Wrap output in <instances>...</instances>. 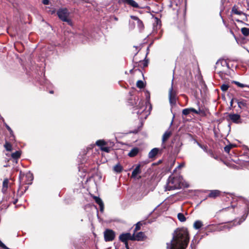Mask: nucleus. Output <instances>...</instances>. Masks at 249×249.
Listing matches in <instances>:
<instances>
[{"instance_id": "864d4df0", "label": "nucleus", "mask_w": 249, "mask_h": 249, "mask_svg": "<svg viewBox=\"0 0 249 249\" xmlns=\"http://www.w3.org/2000/svg\"><path fill=\"white\" fill-rule=\"evenodd\" d=\"M0 118L2 119V120H3V121H4V119H3V118L2 117H0Z\"/></svg>"}, {"instance_id": "bb28decb", "label": "nucleus", "mask_w": 249, "mask_h": 249, "mask_svg": "<svg viewBox=\"0 0 249 249\" xmlns=\"http://www.w3.org/2000/svg\"><path fill=\"white\" fill-rule=\"evenodd\" d=\"M178 218L180 222H184L186 220L185 216L182 213H178Z\"/></svg>"}, {"instance_id": "20e7f679", "label": "nucleus", "mask_w": 249, "mask_h": 249, "mask_svg": "<svg viewBox=\"0 0 249 249\" xmlns=\"http://www.w3.org/2000/svg\"><path fill=\"white\" fill-rule=\"evenodd\" d=\"M57 15L59 18L63 21L67 22L69 24H71V20L68 18L69 13L66 8H61L57 11Z\"/></svg>"}, {"instance_id": "7c9ffc66", "label": "nucleus", "mask_w": 249, "mask_h": 249, "mask_svg": "<svg viewBox=\"0 0 249 249\" xmlns=\"http://www.w3.org/2000/svg\"><path fill=\"white\" fill-rule=\"evenodd\" d=\"M137 86L140 89L143 88L144 87L143 81L142 80H138L137 82Z\"/></svg>"}, {"instance_id": "9b49d317", "label": "nucleus", "mask_w": 249, "mask_h": 249, "mask_svg": "<svg viewBox=\"0 0 249 249\" xmlns=\"http://www.w3.org/2000/svg\"><path fill=\"white\" fill-rule=\"evenodd\" d=\"M93 198L96 203L99 205L100 212L103 213L104 212V205L102 199L100 197L96 196H94Z\"/></svg>"}, {"instance_id": "c03bdc74", "label": "nucleus", "mask_w": 249, "mask_h": 249, "mask_svg": "<svg viewBox=\"0 0 249 249\" xmlns=\"http://www.w3.org/2000/svg\"><path fill=\"white\" fill-rule=\"evenodd\" d=\"M227 2H229V0H221V3L223 5L225 4Z\"/></svg>"}, {"instance_id": "8fccbe9b", "label": "nucleus", "mask_w": 249, "mask_h": 249, "mask_svg": "<svg viewBox=\"0 0 249 249\" xmlns=\"http://www.w3.org/2000/svg\"><path fill=\"white\" fill-rule=\"evenodd\" d=\"M50 93H53V90H51V91H50Z\"/></svg>"}, {"instance_id": "ddd939ff", "label": "nucleus", "mask_w": 249, "mask_h": 249, "mask_svg": "<svg viewBox=\"0 0 249 249\" xmlns=\"http://www.w3.org/2000/svg\"><path fill=\"white\" fill-rule=\"evenodd\" d=\"M122 1L123 3L127 4L134 8H139V4L134 0H122Z\"/></svg>"}, {"instance_id": "7ed1b4c3", "label": "nucleus", "mask_w": 249, "mask_h": 249, "mask_svg": "<svg viewBox=\"0 0 249 249\" xmlns=\"http://www.w3.org/2000/svg\"><path fill=\"white\" fill-rule=\"evenodd\" d=\"M229 69V65L225 59H219L217 61L215 65V70L220 76H222Z\"/></svg>"}, {"instance_id": "c85d7f7f", "label": "nucleus", "mask_w": 249, "mask_h": 249, "mask_svg": "<svg viewBox=\"0 0 249 249\" xmlns=\"http://www.w3.org/2000/svg\"><path fill=\"white\" fill-rule=\"evenodd\" d=\"M233 83H235L239 87H240V88L248 87L249 88V85H245V84H242L237 81H233Z\"/></svg>"}, {"instance_id": "a18cd8bd", "label": "nucleus", "mask_w": 249, "mask_h": 249, "mask_svg": "<svg viewBox=\"0 0 249 249\" xmlns=\"http://www.w3.org/2000/svg\"><path fill=\"white\" fill-rule=\"evenodd\" d=\"M137 23H138V25L139 26L140 28H143V25L142 21V23H140V22L139 23L137 22Z\"/></svg>"}, {"instance_id": "f3484780", "label": "nucleus", "mask_w": 249, "mask_h": 249, "mask_svg": "<svg viewBox=\"0 0 249 249\" xmlns=\"http://www.w3.org/2000/svg\"><path fill=\"white\" fill-rule=\"evenodd\" d=\"M9 180L7 178L4 179L2 183V192L3 193H5L7 190L8 187Z\"/></svg>"}, {"instance_id": "1a4fd4ad", "label": "nucleus", "mask_w": 249, "mask_h": 249, "mask_svg": "<svg viewBox=\"0 0 249 249\" xmlns=\"http://www.w3.org/2000/svg\"><path fill=\"white\" fill-rule=\"evenodd\" d=\"M229 119L234 123L239 124L241 123L240 115L238 114H229Z\"/></svg>"}, {"instance_id": "5701e85b", "label": "nucleus", "mask_w": 249, "mask_h": 249, "mask_svg": "<svg viewBox=\"0 0 249 249\" xmlns=\"http://www.w3.org/2000/svg\"><path fill=\"white\" fill-rule=\"evenodd\" d=\"M113 170L116 173H120L123 170V167L120 165V164L118 163L117 164L114 166Z\"/></svg>"}, {"instance_id": "f704fd0d", "label": "nucleus", "mask_w": 249, "mask_h": 249, "mask_svg": "<svg viewBox=\"0 0 249 249\" xmlns=\"http://www.w3.org/2000/svg\"><path fill=\"white\" fill-rule=\"evenodd\" d=\"M190 111H191V112H192L196 114H200V113L202 112V110L200 109H199L197 110L193 108H190Z\"/></svg>"}, {"instance_id": "2f4dec72", "label": "nucleus", "mask_w": 249, "mask_h": 249, "mask_svg": "<svg viewBox=\"0 0 249 249\" xmlns=\"http://www.w3.org/2000/svg\"><path fill=\"white\" fill-rule=\"evenodd\" d=\"M233 145H232V144H230V145H227L225 147H224V151L226 152V153H229L230 152V151L231 150V149L232 147H233Z\"/></svg>"}, {"instance_id": "de8ad7c7", "label": "nucleus", "mask_w": 249, "mask_h": 249, "mask_svg": "<svg viewBox=\"0 0 249 249\" xmlns=\"http://www.w3.org/2000/svg\"><path fill=\"white\" fill-rule=\"evenodd\" d=\"M184 166V163H181L180 164H179L178 166V168H181V167H183Z\"/></svg>"}, {"instance_id": "a878e982", "label": "nucleus", "mask_w": 249, "mask_h": 249, "mask_svg": "<svg viewBox=\"0 0 249 249\" xmlns=\"http://www.w3.org/2000/svg\"><path fill=\"white\" fill-rule=\"evenodd\" d=\"M241 31L245 36H249V28L244 27L241 28Z\"/></svg>"}, {"instance_id": "b1692460", "label": "nucleus", "mask_w": 249, "mask_h": 249, "mask_svg": "<svg viewBox=\"0 0 249 249\" xmlns=\"http://www.w3.org/2000/svg\"><path fill=\"white\" fill-rule=\"evenodd\" d=\"M96 144L101 149L107 144V142L104 140H99L96 141Z\"/></svg>"}, {"instance_id": "f257e3e1", "label": "nucleus", "mask_w": 249, "mask_h": 249, "mask_svg": "<svg viewBox=\"0 0 249 249\" xmlns=\"http://www.w3.org/2000/svg\"><path fill=\"white\" fill-rule=\"evenodd\" d=\"M189 239L186 229L178 228L173 233L172 240L166 243V249H186Z\"/></svg>"}, {"instance_id": "58836bf2", "label": "nucleus", "mask_w": 249, "mask_h": 249, "mask_svg": "<svg viewBox=\"0 0 249 249\" xmlns=\"http://www.w3.org/2000/svg\"><path fill=\"white\" fill-rule=\"evenodd\" d=\"M201 148L206 153H210L211 152V151L208 150L207 146L206 145H203Z\"/></svg>"}, {"instance_id": "09e8293b", "label": "nucleus", "mask_w": 249, "mask_h": 249, "mask_svg": "<svg viewBox=\"0 0 249 249\" xmlns=\"http://www.w3.org/2000/svg\"><path fill=\"white\" fill-rule=\"evenodd\" d=\"M21 178V172H20V175H19V178Z\"/></svg>"}, {"instance_id": "ea45409f", "label": "nucleus", "mask_w": 249, "mask_h": 249, "mask_svg": "<svg viewBox=\"0 0 249 249\" xmlns=\"http://www.w3.org/2000/svg\"><path fill=\"white\" fill-rule=\"evenodd\" d=\"M229 210V209H231V210H232V211H233V208L232 207V206L230 208V207H227V208H223L222 209V210H220L219 212H223V211H226L227 210Z\"/></svg>"}, {"instance_id": "79ce46f5", "label": "nucleus", "mask_w": 249, "mask_h": 249, "mask_svg": "<svg viewBox=\"0 0 249 249\" xmlns=\"http://www.w3.org/2000/svg\"><path fill=\"white\" fill-rule=\"evenodd\" d=\"M140 222H138L136 226L135 230H139L140 229V226L139 225Z\"/></svg>"}, {"instance_id": "cd10ccee", "label": "nucleus", "mask_w": 249, "mask_h": 249, "mask_svg": "<svg viewBox=\"0 0 249 249\" xmlns=\"http://www.w3.org/2000/svg\"><path fill=\"white\" fill-rule=\"evenodd\" d=\"M232 13L238 15H241L243 14L242 11L238 10V9L235 6L232 8Z\"/></svg>"}, {"instance_id": "f8f14e48", "label": "nucleus", "mask_w": 249, "mask_h": 249, "mask_svg": "<svg viewBox=\"0 0 249 249\" xmlns=\"http://www.w3.org/2000/svg\"><path fill=\"white\" fill-rule=\"evenodd\" d=\"M141 173V165L137 164L132 173L131 178H136L138 175Z\"/></svg>"}, {"instance_id": "473e14b6", "label": "nucleus", "mask_w": 249, "mask_h": 249, "mask_svg": "<svg viewBox=\"0 0 249 249\" xmlns=\"http://www.w3.org/2000/svg\"><path fill=\"white\" fill-rule=\"evenodd\" d=\"M4 125H5V127H6V128L7 129V130L9 131L11 136L14 137L13 131H12L11 128L10 127V126L8 125H7L6 123H4Z\"/></svg>"}, {"instance_id": "dca6fc26", "label": "nucleus", "mask_w": 249, "mask_h": 249, "mask_svg": "<svg viewBox=\"0 0 249 249\" xmlns=\"http://www.w3.org/2000/svg\"><path fill=\"white\" fill-rule=\"evenodd\" d=\"M139 149L137 147H134L131 150V151L129 152L128 155L130 157H134L136 156L139 153Z\"/></svg>"}, {"instance_id": "423d86ee", "label": "nucleus", "mask_w": 249, "mask_h": 249, "mask_svg": "<svg viewBox=\"0 0 249 249\" xmlns=\"http://www.w3.org/2000/svg\"><path fill=\"white\" fill-rule=\"evenodd\" d=\"M115 236V232L110 229H107L104 231V238L106 242L111 241L114 240Z\"/></svg>"}, {"instance_id": "e433bc0d", "label": "nucleus", "mask_w": 249, "mask_h": 249, "mask_svg": "<svg viewBox=\"0 0 249 249\" xmlns=\"http://www.w3.org/2000/svg\"><path fill=\"white\" fill-rule=\"evenodd\" d=\"M102 151L106 152L107 153H108L110 151V148L107 146H103L100 149Z\"/></svg>"}, {"instance_id": "9d476101", "label": "nucleus", "mask_w": 249, "mask_h": 249, "mask_svg": "<svg viewBox=\"0 0 249 249\" xmlns=\"http://www.w3.org/2000/svg\"><path fill=\"white\" fill-rule=\"evenodd\" d=\"M172 134L171 131L167 130L163 134L162 138V146L163 148H165L164 142L169 138Z\"/></svg>"}, {"instance_id": "4be33fe9", "label": "nucleus", "mask_w": 249, "mask_h": 249, "mask_svg": "<svg viewBox=\"0 0 249 249\" xmlns=\"http://www.w3.org/2000/svg\"><path fill=\"white\" fill-rule=\"evenodd\" d=\"M237 103L238 107L240 108H242L243 107H247V101L245 100H242L241 101L238 100Z\"/></svg>"}, {"instance_id": "5fc2aeb1", "label": "nucleus", "mask_w": 249, "mask_h": 249, "mask_svg": "<svg viewBox=\"0 0 249 249\" xmlns=\"http://www.w3.org/2000/svg\"><path fill=\"white\" fill-rule=\"evenodd\" d=\"M173 123V121L171 122L170 125H172Z\"/></svg>"}, {"instance_id": "0eeeda50", "label": "nucleus", "mask_w": 249, "mask_h": 249, "mask_svg": "<svg viewBox=\"0 0 249 249\" xmlns=\"http://www.w3.org/2000/svg\"><path fill=\"white\" fill-rule=\"evenodd\" d=\"M119 240L124 243L128 242V240L134 241V235H131L130 233L127 232L122 233L119 236Z\"/></svg>"}, {"instance_id": "3c124183", "label": "nucleus", "mask_w": 249, "mask_h": 249, "mask_svg": "<svg viewBox=\"0 0 249 249\" xmlns=\"http://www.w3.org/2000/svg\"><path fill=\"white\" fill-rule=\"evenodd\" d=\"M114 19H115V20H118V18H117L115 17V18H114Z\"/></svg>"}, {"instance_id": "c9c22d12", "label": "nucleus", "mask_w": 249, "mask_h": 249, "mask_svg": "<svg viewBox=\"0 0 249 249\" xmlns=\"http://www.w3.org/2000/svg\"><path fill=\"white\" fill-rule=\"evenodd\" d=\"M190 113V108H185L182 110V114L185 116L188 115Z\"/></svg>"}, {"instance_id": "a211bd4d", "label": "nucleus", "mask_w": 249, "mask_h": 249, "mask_svg": "<svg viewBox=\"0 0 249 249\" xmlns=\"http://www.w3.org/2000/svg\"><path fill=\"white\" fill-rule=\"evenodd\" d=\"M134 235V240H137V241H141L142 240L144 237V234L142 232H139L138 233H137L136 235L133 234Z\"/></svg>"}, {"instance_id": "412c9836", "label": "nucleus", "mask_w": 249, "mask_h": 249, "mask_svg": "<svg viewBox=\"0 0 249 249\" xmlns=\"http://www.w3.org/2000/svg\"><path fill=\"white\" fill-rule=\"evenodd\" d=\"M203 226V223L200 220H196L194 223V228L196 230L199 229Z\"/></svg>"}, {"instance_id": "49530a36", "label": "nucleus", "mask_w": 249, "mask_h": 249, "mask_svg": "<svg viewBox=\"0 0 249 249\" xmlns=\"http://www.w3.org/2000/svg\"><path fill=\"white\" fill-rule=\"evenodd\" d=\"M195 142L196 143V144H197V145L199 147H202V144H200L199 142H198L197 141H195Z\"/></svg>"}, {"instance_id": "6e6d98bb", "label": "nucleus", "mask_w": 249, "mask_h": 249, "mask_svg": "<svg viewBox=\"0 0 249 249\" xmlns=\"http://www.w3.org/2000/svg\"><path fill=\"white\" fill-rule=\"evenodd\" d=\"M16 202H17V200H16V201H15V202H14V204H16Z\"/></svg>"}, {"instance_id": "a19ab883", "label": "nucleus", "mask_w": 249, "mask_h": 249, "mask_svg": "<svg viewBox=\"0 0 249 249\" xmlns=\"http://www.w3.org/2000/svg\"><path fill=\"white\" fill-rule=\"evenodd\" d=\"M42 3L45 5H48L49 3V0H42Z\"/></svg>"}, {"instance_id": "2eb2a0df", "label": "nucleus", "mask_w": 249, "mask_h": 249, "mask_svg": "<svg viewBox=\"0 0 249 249\" xmlns=\"http://www.w3.org/2000/svg\"><path fill=\"white\" fill-rule=\"evenodd\" d=\"M21 156V151H17L14 153H13L11 154V157L12 159L15 161L16 163H17L18 160L20 158Z\"/></svg>"}, {"instance_id": "6e6552de", "label": "nucleus", "mask_w": 249, "mask_h": 249, "mask_svg": "<svg viewBox=\"0 0 249 249\" xmlns=\"http://www.w3.org/2000/svg\"><path fill=\"white\" fill-rule=\"evenodd\" d=\"M247 215L248 214H244L242 217V218L238 221V222L236 224V221H234V222H233V224L232 225V226H236V225H240L242 222H243L245 220L246 217H247ZM231 223L232 222H229V223H227L225 225H224L223 227H222V228L221 229V230H224L225 229H230L231 228Z\"/></svg>"}, {"instance_id": "39448f33", "label": "nucleus", "mask_w": 249, "mask_h": 249, "mask_svg": "<svg viewBox=\"0 0 249 249\" xmlns=\"http://www.w3.org/2000/svg\"><path fill=\"white\" fill-rule=\"evenodd\" d=\"M169 98L170 105L172 106H175L176 105L177 97L176 92L173 89V83L169 91Z\"/></svg>"}, {"instance_id": "393cba45", "label": "nucleus", "mask_w": 249, "mask_h": 249, "mask_svg": "<svg viewBox=\"0 0 249 249\" xmlns=\"http://www.w3.org/2000/svg\"><path fill=\"white\" fill-rule=\"evenodd\" d=\"M4 148L6 149L7 151H11L12 149V146L10 143H9L8 142H6L4 145Z\"/></svg>"}, {"instance_id": "603ef678", "label": "nucleus", "mask_w": 249, "mask_h": 249, "mask_svg": "<svg viewBox=\"0 0 249 249\" xmlns=\"http://www.w3.org/2000/svg\"><path fill=\"white\" fill-rule=\"evenodd\" d=\"M230 103H231V105L232 106V100L231 101Z\"/></svg>"}, {"instance_id": "6ab92c4d", "label": "nucleus", "mask_w": 249, "mask_h": 249, "mask_svg": "<svg viewBox=\"0 0 249 249\" xmlns=\"http://www.w3.org/2000/svg\"><path fill=\"white\" fill-rule=\"evenodd\" d=\"M159 152V149L157 148H154L152 149L148 154V157L150 158H152L155 157L158 154Z\"/></svg>"}, {"instance_id": "c756f323", "label": "nucleus", "mask_w": 249, "mask_h": 249, "mask_svg": "<svg viewBox=\"0 0 249 249\" xmlns=\"http://www.w3.org/2000/svg\"><path fill=\"white\" fill-rule=\"evenodd\" d=\"M140 65L142 66L143 68L146 67L148 65V60H144L143 61H140Z\"/></svg>"}, {"instance_id": "f03ea898", "label": "nucleus", "mask_w": 249, "mask_h": 249, "mask_svg": "<svg viewBox=\"0 0 249 249\" xmlns=\"http://www.w3.org/2000/svg\"><path fill=\"white\" fill-rule=\"evenodd\" d=\"M179 178L170 176L165 186V191H170L181 188Z\"/></svg>"}, {"instance_id": "4c0bfd02", "label": "nucleus", "mask_w": 249, "mask_h": 249, "mask_svg": "<svg viewBox=\"0 0 249 249\" xmlns=\"http://www.w3.org/2000/svg\"><path fill=\"white\" fill-rule=\"evenodd\" d=\"M131 18L137 21V22L142 23V21L136 16H131Z\"/></svg>"}, {"instance_id": "37998d69", "label": "nucleus", "mask_w": 249, "mask_h": 249, "mask_svg": "<svg viewBox=\"0 0 249 249\" xmlns=\"http://www.w3.org/2000/svg\"><path fill=\"white\" fill-rule=\"evenodd\" d=\"M125 245V247L126 249H129V246H128V242H124V243Z\"/></svg>"}, {"instance_id": "72a5a7b5", "label": "nucleus", "mask_w": 249, "mask_h": 249, "mask_svg": "<svg viewBox=\"0 0 249 249\" xmlns=\"http://www.w3.org/2000/svg\"><path fill=\"white\" fill-rule=\"evenodd\" d=\"M229 88V86L227 84H223L221 86V89L223 91H226Z\"/></svg>"}, {"instance_id": "aec40b11", "label": "nucleus", "mask_w": 249, "mask_h": 249, "mask_svg": "<svg viewBox=\"0 0 249 249\" xmlns=\"http://www.w3.org/2000/svg\"><path fill=\"white\" fill-rule=\"evenodd\" d=\"M25 177L27 178V180L26 181V183L28 184H31L32 181L33 179V174L29 172L26 174Z\"/></svg>"}, {"instance_id": "4468645a", "label": "nucleus", "mask_w": 249, "mask_h": 249, "mask_svg": "<svg viewBox=\"0 0 249 249\" xmlns=\"http://www.w3.org/2000/svg\"><path fill=\"white\" fill-rule=\"evenodd\" d=\"M220 194V191L217 190H211L210 194L208 195L209 197L216 198Z\"/></svg>"}]
</instances>
